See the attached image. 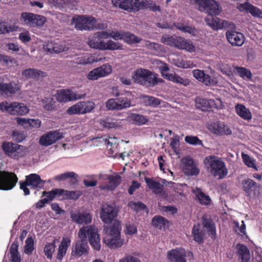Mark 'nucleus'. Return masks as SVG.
Wrapping results in <instances>:
<instances>
[{"instance_id": "nucleus-1", "label": "nucleus", "mask_w": 262, "mask_h": 262, "mask_svg": "<svg viewBox=\"0 0 262 262\" xmlns=\"http://www.w3.org/2000/svg\"><path fill=\"white\" fill-rule=\"evenodd\" d=\"M117 216V210L114 205H102L100 212V219L104 223L111 224L103 226L104 235L103 240L112 248L120 247L124 243V241L120 238L121 223L115 220Z\"/></svg>"}, {"instance_id": "nucleus-2", "label": "nucleus", "mask_w": 262, "mask_h": 262, "mask_svg": "<svg viewBox=\"0 0 262 262\" xmlns=\"http://www.w3.org/2000/svg\"><path fill=\"white\" fill-rule=\"evenodd\" d=\"M79 237L81 238L73 249L74 255L81 256L86 251L87 244L86 239L89 238L91 245L96 250L100 248V237L98 234V230L95 226H87L81 228L78 232Z\"/></svg>"}, {"instance_id": "nucleus-3", "label": "nucleus", "mask_w": 262, "mask_h": 262, "mask_svg": "<svg viewBox=\"0 0 262 262\" xmlns=\"http://www.w3.org/2000/svg\"><path fill=\"white\" fill-rule=\"evenodd\" d=\"M108 37H111V32L99 31L94 34L93 38L88 43L91 48L101 50H116L121 49V46L119 42L112 40L107 41L101 40Z\"/></svg>"}, {"instance_id": "nucleus-4", "label": "nucleus", "mask_w": 262, "mask_h": 262, "mask_svg": "<svg viewBox=\"0 0 262 262\" xmlns=\"http://www.w3.org/2000/svg\"><path fill=\"white\" fill-rule=\"evenodd\" d=\"M204 163L207 170L215 177L222 179L228 174L226 164L220 157L209 156L205 158Z\"/></svg>"}, {"instance_id": "nucleus-5", "label": "nucleus", "mask_w": 262, "mask_h": 262, "mask_svg": "<svg viewBox=\"0 0 262 262\" xmlns=\"http://www.w3.org/2000/svg\"><path fill=\"white\" fill-rule=\"evenodd\" d=\"M132 77L135 83L145 86H153L163 81L151 71L145 69H137L134 71Z\"/></svg>"}, {"instance_id": "nucleus-6", "label": "nucleus", "mask_w": 262, "mask_h": 262, "mask_svg": "<svg viewBox=\"0 0 262 262\" xmlns=\"http://www.w3.org/2000/svg\"><path fill=\"white\" fill-rule=\"evenodd\" d=\"M161 41L167 46L179 49L186 50L189 52L194 51L195 48L192 42L185 40L182 37L165 35L162 37Z\"/></svg>"}, {"instance_id": "nucleus-7", "label": "nucleus", "mask_w": 262, "mask_h": 262, "mask_svg": "<svg viewBox=\"0 0 262 262\" xmlns=\"http://www.w3.org/2000/svg\"><path fill=\"white\" fill-rule=\"evenodd\" d=\"M44 184L45 182L41 180L40 176L35 173L26 176L25 181L19 182L20 189L23 190L25 195L30 194V191L28 187L33 189H40L43 187Z\"/></svg>"}, {"instance_id": "nucleus-8", "label": "nucleus", "mask_w": 262, "mask_h": 262, "mask_svg": "<svg viewBox=\"0 0 262 262\" xmlns=\"http://www.w3.org/2000/svg\"><path fill=\"white\" fill-rule=\"evenodd\" d=\"M2 148L7 156L14 159L23 157L27 154V148L25 146L11 142H4Z\"/></svg>"}, {"instance_id": "nucleus-9", "label": "nucleus", "mask_w": 262, "mask_h": 262, "mask_svg": "<svg viewBox=\"0 0 262 262\" xmlns=\"http://www.w3.org/2000/svg\"><path fill=\"white\" fill-rule=\"evenodd\" d=\"M96 19L91 16L77 15L72 18V24L75 28L79 30H90L94 29Z\"/></svg>"}, {"instance_id": "nucleus-10", "label": "nucleus", "mask_w": 262, "mask_h": 262, "mask_svg": "<svg viewBox=\"0 0 262 262\" xmlns=\"http://www.w3.org/2000/svg\"><path fill=\"white\" fill-rule=\"evenodd\" d=\"M96 105L92 101H82L76 103L67 111L69 115H83L91 112Z\"/></svg>"}, {"instance_id": "nucleus-11", "label": "nucleus", "mask_w": 262, "mask_h": 262, "mask_svg": "<svg viewBox=\"0 0 262 262\" xmlns=\"http://www.w3.org/2000/svg\"><path fill=\"white\" fill-rule=\"evenodd\" d=\"M198 9L208 15H217L220 13L219 5L214 0H194Z\"/></svg>"}, {"instance_id": "nucleus-12", "label": "nucleus", "mask_w": 262, "mask_h": 262, "mask_svg": "<svg viewBox=\"0 0 262 262\" xmlns=\"http://www.w3.org/2000/svg\"><path fill=\"white\" fill-rule=\"evenodd\" d=\"M18 179L13 173L0 171V190H9L16 185Z\"/></svg>"}, {"instance_id": "nucleus-13", "label": "nucleus", "mask_w": 262, "mask_h": 262, "mask_svg": "<svg viewBox=\"0 0 262 262\" xmlns=\"http://www.w3.org/2000/svg\"><path fill=\"white\" fill-rule=\"evenodd\" d=\"M131 101L127 98H119L116 99H110L106 102V107L110 110L120 111L129 107Z\"/></svg>"}, {"instance_id": "nucleus-14", "label": "nucleus", "mask_w": 262, "mask_h": 262, "mask_svg": "<svg viewBox=\"0 0 262 262\" xmlns=\"http://www.w3.org/2000/svg\"><path fill=\"white\" fill-rule=\"evenodd\" d=\"M21 20L26 24L31 26H42L46 21L43 16L30 13H23L21 16Z\"/></svg>"}, {"instance_id": "nucleus-15", "label": "nucleus", "mask_w": 262, "mask_h": 262, "mask_svg": "<svg viewBox=\"0 0 262 262\" xmlns=\"http://www.w3.org/2000/svg\"><path fill=\"white\" fill-rule=\"evenodd\" d=\"M68 49L64 42L59 41L46 42L43 47V51L47 54H58L68 50Z\"/></svg>"}, {"instance_id": "nucleus-16", "label": "nucleus", "mask_w": 262, "mask_h": 262, "mask_svg": "<svg viewBox=\"0 0 262 262\" xmlns=\"http://www.w3.org/2000/svg\"><path fill=\"white\" fill-rule=\"evenodd\" d=\"M85 94H76L69 90H61L55 95L56 100L59 102H68L83 99Z\"/></svg>"}, {"instance_id": "nucleus-17", "label": "nucleus", "mask_w": 262, "mask_h": 262, "mask_svg": "<svg viewBox=\"0 0 262 262\" xmlns=\"http://www.w3.org/2000/svg\"><path fill=\"white\" fill-rule=\"evenodd\" d=\"M63 134L59 130L50 131L48 134L42 136L39 140L40 145L48 146L55 143L57 141L63 138Z\"/></svg>"}, {"instance_id": "nucleus-18", "label": "nucleus", "mask_w": 262, "mask_h": 262, "mask_svg": "<svg viewBox=\"0 0 262 262\" xmlns=\"http://www.w3.org/2000/svg\"><path fill=\"white\" fill-rule=\"evenodd\" d=\"M70 217L72 221L77 224H89L92 221V215L88 211H71Z\"/></svg>"}, {"instance_id": "nucleus-19", "label": "nucleus", "mask_w": 262, "mask_h": 262, "mask_svg": "<svg viewBox=\"0 0 262 262\" xmlns=\"http://www.w3.org/2000/svg\"><path fill=\"white\" fill-rule=\"evenodd\" d=\"M112 3L115 7L128 11L138 10L139 3L138 0H112Z\"/></svg>"}, {"instance_id": "nucleus-20", "label": "nucleus", "mask_w": 262, "mask_h": 262, "mask_svg": "<svg viewBox=\"0 0 262 262\" xmlns=\"http://www.w3.org/2000/svg\"><path fill=\"white\" fill-rule=\"evenodd\" d=\"M207 25L214 30H218L227 27L228 21L221 19L214 15H208L205 19Z\"/></svg>"}, {"instance_id": "nucleus-21", "label": "nucleus", "mask_w": 262, "mask_h": 262, "mask_svg": "<svg viewBox=\"0 0 262 262\" xmlns=\"http://www.w3.org/2000/svg\"><path fill=\"white\" fill-rule=\"evenodd\" d=\"M194 77L206 85H214L217 83L215 78L206 74L202 70H194L192 71Z\"/></svg>"}, {"instance_id": "nucleus-22", "label": "nucleus", "mask_w": 262, "mask_h": 262, "mask_svg": "<svg viewBox=\"0 0 262 262\" xmlns=\"http://www.w3.org/2000/svg\"><path fill=\"white\" fill-rule=\"evenodd\" d=\"M226 35L229 42L233 46H241L244 42L245 36L241 33L230 30L226 32Z\"/></svg>"}, {"instance_id": "nucleus-23", "label": "nucleus", "mask_w": 262, "mask_h": 262, "mask_svg": "<svg viewBox=\"0 0 262 262\" xmlns=\"http://www.w3.org/2000/svg\"><path fill=\"white\" fill-rule=\"evenodd\" d=\"M182 161L184 165L183 169L186 174L196 176L199 173L200 170L192 159L189 157H186L183 158Z\"/></svg>"}, {"instance_id": "nucleus-24", "label": "nucleus", "mask_w": 262, "mask_h": 262, "mask_svg": "<svg viewBox=\"0 0 262 262\" xmlns=\"http://www.w3.org/2000/svg\"><path fill=\"white\" fill-rule=\"evenodd\" d=\"M184 249H173L167 252V257L172 262H186Z\"/></svg>"}, {"instance_id": "nucleus-25", "label": "nucleus", "mask_w": 262, "mask_h": 262, "mask_svg": "<svg viewBox=\"0 0 262 262\" xmlns=\"http://www.w3.org/2000/svg\"><path fill=\"white\" fill-rule=\"evenodd\" d=\"M146 182L149 188L153 190L154 193L164 196L168 195L163 190V184L149 179H146Z\"/></svg>"}, {"instance_id": "nucleus-26", "label": "nucleus", "mask_w": 262, "mask_h": 262, "mask_svg": "<svg viewBox=\"0 0 262 262\" xmlns=\"http://www.w3.org/2000/svg\"><path fill=\"white\" fill-rule=\"evenodd\" d=\"M195 102L196 107L204 111L212 108L214 105V101L213 100L200 97L195 99Z\"/></svg>"}, {"instance_id": "nucleus-27", "label": "nucleus", "mask_w": 262, "mask_h": 262, "mask_svg": "<svg viewBox=\"0 0 262 262\" xmlns=\"http://www.w3.org/2000/svg\"><path fill=\"white\" fill-rule=\"evenodd\" d=\"M22 75L27 79L32 78L34 79L46 76L45 72L35 69H28L23 71Z\"/></svg>"}, {"instance_id": "nucleus-28", "label": "nucleus", "mask_w": 262, "mask_h": 262, "mask_svg": "<svg viewBox=\"0 0 262 262\" xmlns=\"http://www.w3.org/2000/svg\"><path fill=\"white\" fill-rule=\"evenodd\" d=\"M10 111L11 115H24L28 113L29 109L24 104L15 102L11 103V110Z\"/></svg>"}, {"instance_id": "nucleus-29", "label": "nucleus", "mask_w": 262, "mask_h": 262, "mask_svg": "<svg viewBox=\"0 0 262 262\" xmlns=\"http://www.w3.org/2000/svg\"><path fill=\"white\" fill-rule=\"evenodd\" d=\"M94 140L95 143L105 145L106 146L107 148H108L109 146L117 148L118 146V145H116V141L118 140L117 138H110L106 135H104L102 137H97L94 139Z\"/></svg>"}, {"instance_id": "nucleus-30", "label": "nucleus", "mask_w": 262, "mask_h": 262, "mask_svg": "<svg viewBox=\"0 0 262 262\" xmlns=\"http://www.w3.org/2000/svg\"><path fill=\"white\" fill-rule=\"evenodd\" d=\"M139 99L144 106L156 107L161 104V100L153 96L145 95H141Z\"/></svg>"}, {"instance_id": "nucleus-31", "label": "nucleus", "mask_w": 262, "mask_h": 262, "mask_svg": "<svg viewBox=\"0 0 262 262\" xmlns=\"http://www.w3.org/2000/svg\"><path fill=\"white\" fill-rule=\"evenodd\" d=\"M71 241L68 237H63L62 239L60 245L58 248L56 258L59 260H61L63 256L66 254L68 247L70 246Z\"/></svg>"}, {"instance_id": "nucleus-32", "label": "nucleus", "mask_w": 262, "mask_h": 262, "mask_svg": "<svg viewBox=\"0 0 262 262\" xmlns=\"http://www.w3.org/2000/svg\"><path fill=\"white\" fill-rule=\"evenodd\" d=\"M128 119L133 124L139 126L145 124L148 121L146 116L135 113L130 114L128 116Z\"/></svg>"}, {"instance_id": "nucleus-33", "label": "nucleus", "mask_w": 262, "mask_h": 262, "mask_svg": "<svg viewBox=\"0 0 262 262\" xmlns=\"http://www.w3.org/2000/svg\"><path fill=\"white\" fill-rule=\"evenodd\" d=\"M236 112L242 118L249 120L252 118V115L250 110L243 104H237L235 105Z\"/></svg>"}, {"instance_id": "nucleus-34", "label": "nucleus", "mask_w": 262, "mask_h": 262, "mask_svg": "<svg viewBox=\"0 0 262 262\" xmlns=\"http://www.w3.org/2000/svg\"><path fill=\"white\" fill-rule=\"evenodd\" d=\"M121 178L117 174L110 175L108 179V184L106 186L101 187L103 189L114 190L121 183Z\"/></svg>"}, {"instance_id": "nucleus-35", "label": "nucleus", "mask_w": 262, "mask_h": 262, "mask_svg": "<svg viewBox=\"0 0 262 262\" xmlns=\"http://www.w3.org/2000/svg\"><path fill=\"white\" fill-rule=\"evenodd\" d=\"M236 248L242 262H249L250 255L248 248L246 246L240 244L237 245Z\"/></svg>"}, {"instance_id": "nucleus-36", "label": "nucleus", "mask_w": 262, "mask_h": 262, "mask_svg": "<svg viewBox=\"0 0 262 262\" xmlns=\"http://www.w3.org/2000/svg\"><path fill=\"white\" fill-rule=\"evenodd\" d=\"M42 194L46 197L48 202L55 198L62 199V189L56 188L49 191H44Z\"/></svg>"}, {"instance_id": "nucleus-37", "label": "nucleus", "mask_w": 262, "mask_h": 262, "mask_svg": "<svg viewBox=\"0 0 262 262\" xmlns=\"http://www.w3.org/2000/svg\"><path fill=\"white\" fill-rule=\"evenodd\" d=\"M202 223L204 227L207 229L209 234L211 235L212 238H214L216 235V230L213 222L207 219L206 216H203Z\"/></svg>"}, {"instance_id": "nucleus-38", "label": "nucleus", "mask_w": 262, "mask_h": 262, "mask_svg": "<svg viewBox=\"0 0 262 262\" xmlns=\"http://www.w3.org/2000/svg\"><path fill=\"white\" fill-rule=\"evenodd\" d=\"M193 192L195 193L200 204L207 205L210 203L211 199L210 197L206 195L201 189L196 188L193 190Z\"/></svg>"}, {"instance_id": "nucleus-39", "label": "nucleus", "mask_w": 262, "mask_h": 262, "mask_svg": "<svg viewBox=\"0 0 262 262\" xmlns=\"http://www.w3.org/2000/svg\"><path fill=\"white\" fill-rule=\"evenodd\" d=\"M243 189L248 195H250L252 191L255 190L257 184L253 180L247 179L242 182Z\"/></svg>"}, {"instance_id": "nucleus-40", "label": "nucleus", "mask_w": 262, "mask_h": 262, "mask_svg": "<svg viewBox=\"0 0 262 262\" xmlns=\"http://www.w3.org/2000/svg\"><path fill=\"white\" fill-rule=\"evenodd\" d=\"M166 76L167 79L184 86L188 85L190 83L188 79L183 78L176 74H167Z\"/></svg>"}, {"instance_id": "nucleus-41", "label": "nucleus", "mask_w": 262, "mask_h": 262, "mask_svg": "<svg viewBox=\"0 0 262 262\" xmlns=\"http://www.w3.org/2000/svg\"><path fill=\"white\" fill-rule=\"evenodd\" d=\"M192 234L193 237V239L197 243L200 244L203 242L204 233L200 229V225L199 224L194 225Z\"/></svg>"}, {"instance_id": "nucleus-42", "label": "nucleus", "mask_w": 262, "mask_h": 262, "mask_svg": "<svg viewBox=\"0 0 262 262\" xmlns=\"http://www.w3.org/2000/svg\"><path fill=\"white\" fill-rule=\"evenodd\" d=\"M81 195L80 191H68L62 189V199H77Z\"/></svg>"}, {"instance_id": "nucleus-43", "label": "nucleus", "mask_w": 262, "mask_h": 262, "mask_svg": "<svg viewBox=\"0 0 262 262\" xmlns=\"http://www.w3.org/2000/svg\"><path fill=\"white\" fill-rule=\"evenodd\" d=\"M123 40L128 44L132 45L140 42L141 39L133 33L125 32Z\"/></svg>"}, {"instance_id": "nucleus-44", "label": "nucleus", "mask_w": 262, "mask_h": 262, "mask_svg": "<svg viewBox=\"0 0 262 262\" xmlns=\"http://www.w3.org/2000/svg\"><path fill=\"white\" fill-rule=\"evenodd\" d=\"M234 70L237 74L244 79H250L252 77V74L251 71L245 68L235 67Z\"/></svg>"}, {"instance_id": "nucleus-45", "label": "nucleus", "mask_w": 262, "mask_h": 262, "mask_svg": "<svg viewBox=\"0 0 262 262\" xmlns=\"http://www.w3.org/2000/svg\"><path fill=\"white\" fill-rule=\"evenodd\" d=\"M214 134H225L230 135L231 134V130L228 126L225 125L223 123H220L217 125V128L214 127Z\"/></svg>"}, {"instance_id": "nucleus-46", "label": "nucleus", "mask_w": 262, "mask_h": 262, "mask_svg": "<svg viewBox=\"0 0 262 262\" xmlns=\"http://www.w3.org/2000/svg\"><path fill=\"white\" fill-rule=\"evenodd\" d=\"M167 221L163 217L160 216H155L152 220V224L155 227L161 229L164 227Z\"/></svg>"}, {"instance_id": "nucleus-47", "label": "nucleus", "mask_w": 262, "mask_h": 262, "mask_svg": "<svg viewBox=\"0 0 262 262\" xmlns=\"http://www.w3.org/2000/svg\"><path fill=\"white\" fill-rule=\"evenodd\" d=\"M142 46L150 50L159 51L162 50V46L160 44L154 42H150L148 40H144Z\"/></svg>"}, {"instance_id": "nucleus-48", "label": "nucleus", "mask_w": 262, "mask_h": 262, "mask_svg": "<svg viewBox=\"0 0 262 262\" xmlns=\"http://www.w3.org/2000/svg\"><path fill=\"white\" fill-rule=\"evenodd\" d=\"M55 245L54 243H49L45 245L43 252L47 258L51 259L52 255L55 252Z\"/></svg>"}, {"instance_id": "nucleus-49", "label": "nucleus", "mask_w": 262, "mask_h": 262, "mask_svg": "<svg viewBox=\"0 0 262 262\" xmlns=\"http://www.w3.org/2000/svg\"><path fill=\"white\" fill-rule=\"evenodd\" d=\"M97 69L101 77H105L111 73L112 67L108 64H104L102 66L97 68Z\"/></svg>"}, {"instance_id": "nucleus-50", "label": "nucleus", "mask_w": 262, "mask_h": 262, "mask_svg": "<svg viewBox=\"0 0 262 262\" xmlns=\"http://www.w3.org/2000/svg\"><path fill=\"white\" fill-rule=\"evenodd\" d=\"M242 157L244 163L248 167L254 168L255 170H257L254 163L255 160L253 158H251L249 155L243 152L242 153Z\"/></svg>"}, {"instance_id": "nucleus-51", "label": "nucleus", "mask_w": 262, "mask_h": 262, "mask_svg": "<svg viewBox=\"0 0 262 262\" xmlns=\"http://www.w3.org/2000/svg\"><path fill=\"white\" fill-rule=\"evenodd\" d=\"M101 124L103 127L108 129L116 128L120 126L119 123L114 120H106L103 121Z\"/></svg>"}, {"instance_id": "nucleus-52", "label": "nucleus", "mask_w": 262, "mask_h": 262, "mask_svg": "<svg viewBox=\"0 0 262 262\" xmlns=\"http://www.w3.org/2000/svg\"><path fill=\"white\" fill-rule=\"evenodd\" d=\"M15 30L16 27L15 26H8L5 23H0V34H1L8 33Z\"/></svg>"}, {"instance_id": "nucleus-53", "label": "nucleus", "mask_w": 262, "mask_h": 262, "mask_svg": "<svg viewBox=\"0 0 262 262\" xmlns=\"http://www.w3.org/2000/svg\"><path fill=\"white\" fill-rule=\"evenodd\" d=\"M185 141L193 145H203V143L196 136H187L185 137Z\"/></svg>"}, {"instance_id": "nucleus-54", "label": "nucleus", "mask_w": 262, "mask_h": 262, "mask_svg": "<svg viewBox=\"0 0 262 262\" xmlns=\"http://www.w3.org/2000/svg\"><path fill=\"white\" fill-rule=\"evenodd\" d=\"M76 176L74 172H66L55 176L54 179L57 181H63L68 179L75 178Z\"/></svg>"}, {"instance_id": "nucleus-55", "label": "nucleus", "mask_w": 262, "mask_h": 262, "mask_svg": "<svg viewBox=\"0 0 262 262\" xmlns=\"http://www.w3.org/2000/svg\"><path fill=\"white\" fill-rule=\"evenodd\" d=\"M245 8L254 16L261 17L262 15L261 12L257 8L251 5L246 3Z\"/></svg>"}, {"instance_id": "nucleus-56", "label": "nucleus", "mask_w": 262, "mask_h": 262, "mask_svg": "<svg viewBox=\"0 0 262 262\" xmlns=\"http://www.w3.org/2000/svg\"><path fill=\"white\" fill-rule=\"evenodd\" d=\"M34 250V241L32 237H28L26 241L24 252L26 254L31 253Z\"/></svg>"}, {"instance_id": "nucleus-57", "label": "nucleus", "mask_w": 262, "mask_h": 262, "mask_svg": "<svg viewBox=\"0 0 262 262\" xmlns=\"http://www.w3.org/2000/svg\"><path fill=\"white\" fill-rule=\"evenodd\" d=\"M178 29L184 32L189 33L190 34L194 33V28L180 23L174 24L173 25Z\"/></svg>"}, {"instance_id": "nucleus-58", "label": "nucleus", "mask_w": 262, "mask_h": 262, "mask_svg": "<svg viewBox=\"0 0 262 262\" xmlns=\"http://www.w3.org/2000/svg\"><path fill=\"white\" fill-rule=\"evenodd\" d=\"M128 206L133 210L139 211L145 209L146 206L140 202H130Z\"/></svg>"}, {"instance_id": "nucleus-59", "label": "nucleus", "mask_w": 262, "mask_h": 262, "mask_svg": "<svg viewBox=\"0 0 262 262\" xmlns=\"http://www.w3.org/2000/svg\"><path fill=\"white\" fill-rule=\"evenodd\" d=\"M125 32L122 31H112L111 32V37L114 40H123Z\"/></svg>"}, {"instance_id": "nucleus-60", "label": "nucleus", "mask_w": 262, "mask_h": 262, "mask_svg": "<svg viewBox=\"0 0 262 262\" xmlns=\"http://www.w3.org/2000/svg\"><path fill=\"white\" fill-rule=\"evenodd\" d=\"M137 232V228L134 224L128 223L126 225L125 234L133 235Z\"/></svg>"}, {"instance_id": "nucleus-61", "label": "nucleus", "mask_w": 262, "mask_h": 262, "mask_svg": "<svg viewBox=\"0 0 262 262\" xmlns=\"http://www.w3.org/2000/svg\"><path fill=\"white\" fill-rule=\"evenodd\" d=\"M87 77L90 80H95L101 77L100 76L97 68H95L88 73Z\"/></svg>"}, {"instance_id": "nucleus-62", "label": "nucleus", "mask_w": 262, "mask_h": 262, "mask_svg": "<svg viewBox=\"0 0 262 262\" xmlns=\"http://www.w3.org/2000/svg\"><path fill=\"white\" fill-rule=\"evenodd\" d=\"M116 145H118L117 147L113 148V146H109L108 148V154L110 157H112L113 158H116L118 156L119 154V145L116 143Z\"/></svg>"}, {"instance_id": "nucleus-63", "label": "nucleus", "mask_w": 262, "mask_h": 262, "mask_svg": "<svg viewBox=\"0 0 262 262\" xmlns=\"http://www.w3.org/2000/svg\"><path fill=\"white\" fill-rule=\"evenodd\" d=\"M12 137L17 142H20L23 141L25 138V135L18 130H13L12 132Z\"/></svg>"}, {"instance_id": "nucleus-64", "label": "nucleus", "mask_w": 262, "mask_h": 262, "mask_svg": "<svg viewBox=\"0 0 262 262\" xmlns=\"http://www.w3.org/2000/svg\"><path fill=\"white\" fill-rule=\"evenodd\" d=\"M119 262H141L140 260H139L136 257L130 255H127L125 257L121 258L119 260Z\"/></svg>"}]
</instances>
